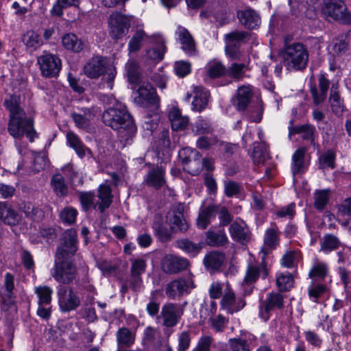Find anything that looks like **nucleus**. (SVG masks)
Segmentation results:
<instances>
[{"mask_svg": "<svg viewBox=\"0 0 351 351\" xmlns=\"http://www.w3.org/2000/svg\"><path fill=\"white\" fill-rule=\"evenodd\" d=\"M162 295L161 291L159 289L154 290L151 292L149 298V302L146 306L147 314L152 317H156L158 319L159 316L160 302L158 301V298Z\"/></svg>", "mask_w": 351, "mask_h": 351, "instance_id": "obj_42", "label": "nucleus"}, {"mask_svg": "<svg viewBox=\"0 0 351 351\" xmlns=\"http://www.w3.org/2000/svg\"><path fill=\"white\" fill-rule=\"evenodd\" d=\"M191 332L189 330H184L178 335L177 351H186L191 346Z\"/></svg>", "mask_w": 351, "mask_h": 351, "instance_id": "obj_62", "label": "nucleus"}, {"mask_svg": "<svg viewBox=\"0 0 351 351\" xmlns=\"http://www.w3.org/2000/svg\"><path fill=\"white\" fill-rule=\"evenodd\" d=\"M329 275L328 264L322 261L315 259L308 271V276L313 281H323Z\"/></svg>", "mask_w": 351, "mask_h": 351, "instance_id": "obj_28", "label": "nucleus"}, {"mask_svg": "<svg viewBox=\"0 0 351 351\" xmlns=\"http://www.w3.org/2000/svg\"><path fill=\"white\" fill-rule=\"evenodd\" d=\"M223 186L224 194L228 197L237 196L243 190L242 184L234 180L224 181Z\"/></svg>", "mask_w": 351, "mask_h": 351, "instance_id": "obj_55", "label": "nucleus"}, {"mask_svg": "<svg viewBox=\"0 0 351 351\" xmlns=\"http://www.w3.org/2000/svg\"><path fill=\"white\" fill-rule=\"evenodd\" d=\"M58 296L59 306L62 311H74L81 304L80 297L71 287L59 285L58 287Z\"/></svg>", "mask_w": 351, "mask_h": 351, "instance_id": "obj_15", "label": "nucleus"}, {"mask_svg": "<svg viewBox=\"0 0 351 351\" xmlns=\"http://www.w3.org/2000/svg\"><path fill=\"white\" fill-rule=\"evenodd\" d=\"M285 306V296L280 292L271 291L267 294L265 300L261 302L259 316L267 322L270 317V312L281 310Z\"/></svg>", "mask_w": 351, "mask_h": 351, "instance_id": "obj_13", "label": "nucleus"}, {"mask_svg": "<svg viewBox=\"0 0 351 351\" xmlns=\"http://www.w3.org/2000/svg\"><path fill=\"white\" fill-rule=\"evenodd\" d=\"M0 220L10 226H15L21 221V216L10 206L3 202L0 213Z\"/></svg>", "mask_w": 351, "mask_h": 351, "instance_id": "obj_37", "label": "nucleus"}, {"mask_svg": "<svg viewBox=\"0 0 351 351\" xmlns=\"http://www.w3.org/2000/svg\"><path fill=\"white\" fill-rule=\"evenodd\" d=\"M169 119L171 122V128L175 131L184 130L189 122V117L183 116L178 108H172L169 113Z\"/></svg>", "mask_w": 351, "mask_h": 351, "instance_id": "obj_31", "label": "nucleus"}, {"mask_svg": "<svg viewBox=\"0 0 351 351\" xmlns=\"http://www.w3.org/2000/svg\"><path fill=\"white\" fill-rule=\"evenodd\" d=\"M137 88L135 101L141 106L147 107L153 105L158 106L160 99L156 89L149 82H141Z\"/></svg>", "mask_w": 351, "mask_h": 351, "instance_id": "obj_16", "label": "nucleus"}, {"mask_svg": "<svg viewBox=\"0 0 351 351\" xmlns=\"http://www.w3.org/2000/svg\"><path fill=\"white\" fill-rule=\"evenodd\" d=\"M191 264L186 258L167 254L161 261V269L167 274H176L188 269Z\"/></svg>", "mask_w": 351, "mask_h": 351, "instance_id": "obj_18", "label": "nucleus"}, {"mask_svg": "<svg viewBox=\"0 0 351 351\" xmlns=\"http://www.w3.org/2000/svg\"><path fill=\"white\" fill-rule=\"evenodd\" d=\"M229 232L231 238L237 242L244 243L250 239V229L243 220H236L232 222L229 227Z\"/></svg>", "mask_w": 351, "mask_h": 351, "instance_id": "obj_21", "label": "nucleus"}, {"mask_svg": "<svg viewBox=\"0 0 351 351\" xmlns=\"http://www.w3.org/2000/svg\"><path fill=\"white\" fill-rule=\"evenodd\" d=\"M14 276L11 273H6L4 276L3 282V297L8 300L14 296Z\"/></svg>", "mask_w": 351, "mask_h": 351, "instance_id": "obj_58", "label": "nucleus"}, {"mask_svg": "<svg viewBox=\"0 0 351 351\" xmlns=\"http://www.w3.org/2000/svg\"><path fill=\"white\" fill-rule=\"evenodd\" d=\"M239 21L247 29H255L259 26L261 19L257 12L250 8L237 12Z\"/></svg>", "mask_w": 351, "mask_h": 351, "instance_id": "obj_26", "label": "nucleus"}, {"mask_svg": "<svg viewBox=\"0 0 351 351\" xmlns=\"http://www.w3.org/2000/svg\"><path fill=\"white\" fill-rule=\"evenodd\" d=\"M77 214V210L75 208L67 206L60 211L59 217L64 224L71 225L75 222Z\"/></svg>", "mask_w": 351, "mask_h": 351, "instance_id": "obj_56", "label": "nucleus"}, {"mask_svg": "<svg viewBox=\"0 0 351 351\" xmlns=\"http://www.w3.org/2000/svg\"><path fill=\"white\" fill-rule=\"evenodd\" d=\"M206 69L207 75L212 79L227 76V68L221 62H210Z\"/></svg>", "mask_w": 351, "mask_h": 351, "instance_id": "obj_47", "label": "nucleus"}, {"mask_svg": "<svg viewBox=\"0 0 351 351\" xmlns=\"http://www.w3.org/2000/svg\"><path fill=\"white\" fill-rule=\"evenodd\" d=\"M330 84V80L327 78L326 74L320 73L318 76V87L315 85L311 86L310 92L312 95L315 105H319L324 101Z\"/></svg>", "mask_w": 351, "mask_h": 351, "instance_id": "obj_19", "label": "nucleus"}, {"mask_svg": "<svg viewBox=\"0 0 351 351\" xmlns=\"http://www.w3.org/2000/svg\"><path fill=\"white\" fill-rule=\"evenodd\" d=\"M215 339L212 336L203 335L202 336L192 351H210L211 346Z\"/></svg>", "mask_w": 351, "mask_h": 351, "instance_id": "obj_64", "label": "nucleus"}, {"mask_svg": "<svg viewBox=\"0 0 351 351\" xmlns=\"http://www.w3.org/2000/svg\"><path fill=\"white\" fill-rule=\"evenodd\" d=\"M21 40L26 49L31 52L36 51L44 45V40L40 34L32 29L26 31L23 34Z\"/></svg>", "mask_w": 351, "mask_h": 351, "instance_id": "obj_27", "label": "nucleus"}, {"mask_svg": "<svg viewBox=\"0 0 351 351\" xmlns=\"http://www.w3.org/2000/svg\"><path fill=\"white\" fill-rule=\"evenodd\" d=\"M322 14L328 21L351 25V12L341 0H328L324 3Z\"/></svg>", "mask_w": 351, "mask_h": 351, "instance_id": "obj_4", "label": "nucleus"}, {"mask_svg": "<svg viewBox=\"0 0 351 351\" xmlns=\"http://www.w3.org/2000/svg\"><path fill=\"white\" fill-rule=\"evenodd\" d=\"M66 140L69 146L75 149L80 158L85 156L86 150H89L86 147L77 135L73 132H69L66 134Z\"/></svg>", "mask_w": 351, "mask_h": 351, "instance_id": "obj_48", "label": "nucleus"}, {"mask_svg": "<svg viewBox=\"0 0 351 351\" xmlns=\"http://www.w3.org/2000/svg\"><path fill=\"white\" fill-rule=\"evenodd\" d=\"M340 245L341 241L339 238L333 234H327L324 236L323 240L320 243V251L328 254L337 250Z\"/></svg>", "mask_w": 351, "mask_h": 351, "instance_id": "obj_46", "label": "nucleus"}, {"mask_svg": "<svg viewBox=\"0 0 351 351\" xmlns=\"http://www.w3.org/2000/svg\"><path fill=\"white\" fill-rule=\"evenodd\" d=\"M37 64L39 66L40 74L45 78L57 77L62 69L61 59L55 54L47 51L37 58Z\"/></svg>", "mask_w": 351, "mask_h": 351, "instance_id": "obj_7", "label": "nucleus"}, {"mask_svg": "<svg viewBox=\"0 0 351 351\" xmlns=\"http://www.w3.org/2000/svg\"><path fill=\"white\" fill-rule=\"evenodd\" d=\"M98 197L101 202L98 204V209L104 212L110 207L112 203V189L109 185L101 184L98 189Z\"/></svg>", "mask_w": 351, "mask_h": 351, "instance_id": "obj_41", "label": "nucleus"}, {"mask_svg": "<svg viewBox=\"0 0 351 351\" xmlns=\"http://www.w3.org/2000/svg\"><path fill=\"white\" fill-rule=\"evenodd\" d=\"M178 156L184 170L189 174L197 176L203 170L202 155L195 149L184 147L180 150Z\"/></svg>", "mask_w": 351, "mask_h": 351, "instance_id": "obj_8", "label": "nucleus"}, {"mask_svg": "<svg viewBox=\"0 0 351 351\" xmlns=\"http://www.w3.org/2000/svg\"><path fill=\"white\" fill-rule=\"evenodd\" d=\"M177 247L193 256H196L203 247L202 243H195L188 239L177 241Z\"/></svg>", "mask_w": 351, "mask_h": 351, "instance_id": "obj_49", "label": "nucleus"}, {"mask_svg": "<svg viewBox=\"0 0 351 351\" xmlns=\"http://www.w3.org/2000/svg\"><path fill=\"white\" fill-rule=\"evenodd\" d=\"M315 131V127L308 124L289 127L290 135L302 134L303 139L311 140L312 141H313Z\"/></svg>", "mask_w": 351, "mask_h": 351, "instance_id": "obj_50", "label": "nucleus"}, {"mask_svg": "<svg viewBox=\"0 0 351 351\" xmlns=\"http://www.w3.org/2000/svg\"><path fill=\"white\" fill-rule=\"evenodd\" d=\"M231 351H250V346L246 339L231 338L228 340Z\"/></svg>", "mask_w": 351, "mask_h": 351, "instance_id": "obj_63", "label": "nucleus"}, {"mask_svg": "<svg viewBox=\"0 0 351 351\" xmlns=\"http://www.w3.org/2000/svg\"><path fill=\"white\" fill-rule=\"evenodd\" d=\"M35 293L38 298V305L50 306L53 293L51 288L47 286H40L36 288Z\"/></svg>", "mask_w": 351, "mask_h": 351, "instance_id": "obj_53", "label": "nucleus"}, {"mask_svg": "<svg viewBox=\"0 0 351 351\" xmlns=\"http://www.w3.org/2000/svg\"><path fill=\"white\" fill-rule=\"evenodd\" d=\"M117 342L119 348H129L136 340V334L126 327L120 328L117 333Z\"/></svg>", "mask_w": 351, "mask_h": 351, "instance_id": "obj_33", "label": "nucleus"}, {"mask_svg": "<svg viewBox=\"0 0 351 351\" xmlns=\"http://www.w3.org/2000/svg\"><path fill=\"white\" fill-rule=\"evenodd\" d=\"M62 43L66 49L75 53L80 52L84 48L83 42L73 33L64 35L62 38Z\"/></svg>", "mask_w": 351, "mask_h": 351, "instance_id": "obj_39", "label": "nucleus"}, {"mask_svg": "<svg viewBox=\"0 0 351 351\" xmlns=\"http://www.w3.org/2000/svg\"><path fill=\"white\" fill-rule=\"evenodd\" d=\"M329 291L328 287L323 282L313 281L308 287V295L309 299L315 303H319V300Z\"/></svg>", "mask_w": 351, "mask_h": 351, "instance_id": "obj_38", "label": "nucleus"}, {"mask_svg": "<svg viewBox=\"0 0 351 351\" xmlns=\"http://www.w3.org/2000/svg\"><path fill=\"white\" fill-rule=\"evenodd\" d=\"M281 56L285 66L289 70L302 71L308 60V51L301 43H285Z\"/></svg>", "mask_w": 351, "mask_h": 351, "instance_id": "obj_3", "label": "nucleus"}, {"mask_svg": "<svg viewBox=\"0 0 351 351\" xmlns=\"http://www.w3.org/2000/svg\"><path fill=\"white\" fill-rule=\"evenodd\" d=\"M77 232L70 229L64 232L61 245L57 248L56 260H71L77 250Z\"/></svg>", "mask_w": 351, "mask_h": 351, "instance_id": "obj_12", "label": "nucleus"}, {"mask_svg": "<svg viewBox=\"0 0 351 351\" xmlns=\"http://www.w3.org/2000/svg\"><path fill=\"white\" fill-rule=\"evenodd\" d=\"M210 326L215 332H222L227 328L229 319L221 314L209 318Z\"/></svg>", "mask_w": 351, "mask_h": 351, "instance_id": "obj_54", "label": "nucleus"}, {"mask_svg": "<svg viewBox=\"0 0 351 351\" xmlns=\"http://www.w3.org/2000/svg\"><path fill=\"white\" fill-rule=\"evenodd\" d=\"M269 156V146L265 142L254 143L252 158L256 165L263 164Z\"/></svg>", "mask_w": 351, "mask_h": 351, "instance_id": "obj_43", "label": "nucleus"}, {"mask_svg": "<svg viewBox=\"0 0 351 351\" xmlns=\"http://www.w3.org/2000/svg\"><path fill=\"white\" fill-rule=\"evenodd\" d=\"M339 86L338 82L332 84L329 97L332 111L336 114H341L344 110L343 101L341 99Z\"/></svg>", "mask_w": 351, "mask_h": 351, "instance_id": "obj_36", "label": "nucleus"}, {"mask_svg": "<svg viewBox=\"0 0 351 351\" xmlns=\"http://www.w3.org/2000/svg\"><path fill=\"white\" fill-rule=\"evenodd\" d=\"M217 204H210L203 208L197 218V226L201 229H206L211 221L215 218L217 212Z\"/></svg>", "mask_w": 351, "mask_h": 351, "instance_id": "obj_35", "label": "nucleus"}, {"mask_svg": "<svg viewBox=\"0 0 351 351\" xmlns=\"http://www.w3.org/2000/svg\"><path fill=\"white\" fill-rule=\"evenodd\" d=\"M80 0H56L50 12L53 16L60 17L63 15V10L69 7H77Z\"/></svg>", "mask_w": 351, "mask_h": 351, "instance_id": "obj_52", "label": "nucleus"}, {"mask_svg": "<svg viewBox=\"0 0 351 351\" xmlns=\"http://www.w3.org/2000/svg\"><path fill=\"white\" fill-rule=\"evenodd\" d=\"M246 305L244 297H237L229 282L226 283L224 294L220 300V308L228 314L232 315L241 311Z\"/></svg>", "mask_w": 351, "mask_h": 351, "instance_id": "obj_11", "label": "nucleus"}, {"mask_svg": "<svg viewBox=\"0 0 351 351\" xmlns=\"http://www.w3.org/2000/svg\"><path fill=\"white\" fill-rule=\"evenodd\" d=\"M108 64L105 58L93 57L84 65V72L88 77L97 79L104 73L105 69Z\"/></svg>", "mask_w": 351, "mask_h": 351, "instance_id": "obj_20", "label": "nucleus"}, {"mask_svg": "<svg viewBox=\"0 0 351 351\" xmlns=\"http://www.w3.org/2000/svg\"><path fill=\"white\" fill-rule=\"evenodd\" d=\"M302 259V254L300 250H288L282 256L280 263L285 268L297 267L299 262Z\"/></svg>", "mask_w": 351, "mask_h": 351, "instance_id": "obj_40", "label": "nucleus"}, {"mask_svg": "<svg viewBox=\"0 0 351 351\" xmlns=\"http://www.w3.org/2000/svg\"><path fill=\"white\" fill-rule=\"evenodd\" d=\"M261 252L263 254L261 263H252L248 264L245 277L242 282V286L249 287L250 289H245V294H250L252 292L254 285L259 278L266 279L269 274V269L267 267L265 261L267 251L263 248Z\"/></svg>", "mask_w": 351, "mask_h": 351, "instance_id": "obj_5", "label": "nucleus"}, {"mask_svg": "<svg viewBox=\"0 0 351 351\" xmlns=\"http://www.w3.org/2000/svg\"><path fill=\"white\" fill-rule=\"evenodd\" d=\"M206 242L210 246L221 247L228 243V238L224 229L210 228L206 232Z\"/></svg>", "mask_w": 351, "mask_h": 351, "instance_id": "obj_30", "label": "nucleus"}, {"mask_svg": "<svg viewBox=\"0 0 351 351\" xmlns=\"http://www.w3.org/2000/svg\"><path fill=\"white\" fill-rule=\"evenodd\" d=\"M176 34L182 49L189 56H195L197 53L195 41L190 32L186 28L179 27Z\"/></svg>", "mask_w": 351, "mask_h": 351, "instance_id": "obj_25", "label": "nucleus"}, {"mask_svg": "<svg viewBox=\"0 0 351 351\" xmlns=\"http://www.w3.org/2000/svg\"><path fill=\"white\" fill-rule=\"evenodd\" d=\"M153 228L156 236L162 243H166L171 239V231L162 223H154Z\"/></svg>", "mask_w": 351, "mask_h": 351, "instance_id": "obj_59", "label": "nucleus"}, {"mask_svg": "<svg viewBox=\"0 0 351 351\" xmlns=\"http://www.w3.org/2000/svg\"><path fill=\"white\" fill-rule=\"evenodd\" d=\"M239 61H242V62H233L227 68V76L234 82L242 81L245 77V73L250 70V58L249 56L243 59L241 56Z\"/></svg>", "mask_w": 351, "mask_h": 351, "instance_id": "obj_23", "label": "nucleus"}, {"mask_svg": "<svg viewBox=\"0 0 351 351\" xmlns=\"http://www.w3.org/2000/svg\"><path fill=\"white\" fill-rule=\"evenodd\" d=\"M213 128L211 123L206 119H203L202 117H199L196 121L193 132L197 135L205 134L212 133Z\"/></svg>", "mask_w": 351, "mask_h": 351, "instance_id": "obj_57", "label": "nucleus"}, {"mask_svg": "<svg viewBox=\"0 0 351 351\" xmlns=\"http://www.w3.org/2000/svg\"><path fill=\"white\" fill-rule=\"evenodd\" d=\"M82 111L83 114L73 112L71 117L76 127L87 131L90 129L91 121L95 117L94 110L93 108H84Z\"/></svg>", "mask_w": 351, "mask_h": 351, "instance_id": "obj_29", "label": "nucleus"}, {"mask_svg": "<svg viewBox=\"0 0 351 351\" xmlns=\"http://www.w3.org/2000/svg\"><path fill=\"white\" fill-rule=\"evenodd\" d=\"M51 185L54 193L58 197H64L68 193V187L64 177L61 174L54 175L51 180Z\"/></svg>", "mask_w": 351, "mask_h": 351, "instance_id": "obj_51", "label": "nucleus"}, {"mask_svg": "<svg viewBox=\"0 0 351 351\" xmlns=\"http://www.w3.org/2000/svg\"><path fill=\"white\" fill-rule=\"evenodd\" d=\"M276 281V286L281 292L289 291L294 284L293 276L288 271L278 273Z\"/></svg>", "mask_w": 351, "mask_h": 351, "instance_id": "obj_45", "label": "nucleus"}, {"mask_svg": "<svg viewBox=\"0 0 351 351\" xmlns=\"http://www.w3.org/2000/svg\"><path fill=\"white\" fill-rule=\"evenodd\" d=\"M253 96L252 86L243 85L238 88L236 95L233 99V105L239 111H244L251 102Z\"/></svg>", "mask_w": 351, "mask_h": 351, "instance_id": "obj_22", "label": "nucleus"}, {"mask_svg": "<svg viewBox=\"0 0 351 351\" xmlns=\"http://www.w3.org/2000/svg\"><path fill=\"white\" fill-rule=\"evenodd\" d=\"M3 105L9 112L8 132L14 139H22L24 136L32 143L38 138L34 128V119L27 116L21 105V97L15 94H8Z\"/></svg>", "mask_w": 351, "mask_h": 351, "instance_id": "obj_1", "label": "nucleus"}, {"mask_svg": "<svg viewBox=\"0 0 351 351\" xmlns=\"http://www.w3.org/2000/svg\"><path fill=\"white\" fill-rule=\"evenodd\" d=\"M165 171L162 167H156L152 168L147 174L145 179L147 184L159 189L165 183Z\"/></svg>", "mask_w": 351, "mask_h": 351, "instance_id": "obj_32", "label": "nucleus"}, {"mask_svg": "<svg viewBox=\"0 0 351 351\" xmlns=\"http://www.w3.org/2000/svg\"><path fill=\"white\" fill-rule=\"evenodd\" d=\"M102 119L107 126L118 131L121 142H128L136 134L133 119L123 105L117 104L108 108L104 112Z\"/></svg>", "mask_w": 351, "mask_h": 351, "instance_id": "obj_2", "label": "nucleus"}, {"mask_svg": "<svg viewBox=\"0 0 351 351\" xmlns=\"http://www.w3.org/2000/svg\"><path fill=\"white\" fill-rule=\"evenodd\" d=\"M306 148L300 147L293 154L291 171L293 176L304 172Z\"/></svg>", "mask_w": 351, "mask_h": 351, "instance_id": "obj_44", "label": "nucleus"}, {"mask_svg": "<svg viewBox=\"0 0 351 351\" xmlns=\"http://www.w3.org/2000/svg\"><path fill=\"white\" fill-rule=\"evenodd\" d=\"M195 288L193 274L189 273L184 277L178 278L168 282L165 286V294L167 298L175 300L184 295H187Z\"/></svg>", "mask_w": 351, "mask_h": 351, "instance_id": "obj_9", "label": "nucleus"}, {"mask_svg": "<svg viewBox=\"0 0 351 351\" xmlns=\"http://www.w3.org/2000/svg\"><path fill=\"white\" fill-rule=\"evenodd\" d=\"M51 275L56 282L69 285L76 278L77 267L72 260H56Z\"/></svg>", "mask_w": 351, "mask_h": 351, "instance_id": "obj_6", "label": "nucleus"}, {"mask_svg": "<svg viewBox=\"0 0 351 351\" xmlns=\"http://www.w3.org/2000/svg\"><path fill=\"white\" fill-rule=\"evenodd\" d=\"M193 100L192 101V110L201 112L205 110L208 104L210 97L208 89L202 86H195L193 88Z\"/></svg>", "mask_w": 351, "mask_h": 351, "instance_id": "obj_24", "label": "nucleus"}, {"mask_svg": "<svg viewBox=\"0 0 351 351\" xmlns=\"http://www.w3.org/2000/svg\"><path fill=\"white\" fill-rule=\"evenodd\" d=\"M130 18L120 12H114L110 16L111 36L119 39L125 36L130 27Z\"/></svg>", "mask_w": 351, "mask_h": 351, "instance_id": "obj_17", "label": "nucleus"}, {"mask_svg": "<svg viewBox=\"0 0 351 351\" xmlns=\"http://www.w3.org/2000/svg\"><path fill=\"white\" fill-rule=\"evenodd\" d=\"M184 310L179 304L168 302L162 306L158 320H162L163 326L173 328L180 322Z\"/></svg>", "mask_w": 351, "mask_h": 351, "instance_id": "obj_14", "label": "nucleus"}, {"mask_svg": "<svg viewBox=\"0 0 351 351\" xmlns=\"http://www.w3.org/2000/svg\"><path fill=\"white\" fill-rule=\"evenodd\" d=\"M225 260V255L222 252L213 251L206 254L204 258L205 267L210 271H218L223 265Z\"/></svg>", "mask_w": 351, "mask_h": 351, "instance_id": "obj_34", "label": "nucleus"}, {"mask_svg": "<svg viewBox=\"0 0 351 351\" xmlns=\"http://www.w3.org/2000/svg\"><path fill=\"white\" fill-rule=\"evenodd\" d=\"M314 206L319 210H322L329 200V191H316L314 194Z\"/></svg>", "mask_w": 351, "mask_h": 351, "instance_id": "obj_60", "label": "nucleus"}, {"mask_svg": "<svg viewBox=\"0 0 351 351\" xmlns=\"http://www.w3.org/2000/svg\"><path fill=\"white\" fill-rule=\"evenodd\" d=\"M250 34L245 31H234L225 35L226 55L232 60H240L242 56L239 50L241 43L249 40Z\"/></svg>", "mask_w": 351, "mask_h": 351, "instance_id": "obj_10", "label": "nucleus"}, {"mask_svg": "<svg viewBox=\"0 0 351 351\" xmlns=\"http://www.w3.org/2000/svg\"><path fill=\"white\" fill-rule=\"evenodd\" d=\"M264 243L269 249H274L278 245L279 237L276 228H271L266 230Z\"/></svg>", "mask_w": 351, "mask_h": 351, "instance_id": "obj_61", "label": "nucleus"}]
</instances>
